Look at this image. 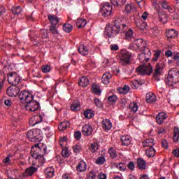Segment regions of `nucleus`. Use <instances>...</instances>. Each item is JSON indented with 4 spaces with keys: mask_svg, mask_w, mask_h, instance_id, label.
Segmentation results:
<instances>
[{
    "mask_svg": "<svg viewBox=\"0 0 179 179\" xmlns=\"http://www.w3.org/2000/svg\"><path fill=\"white\" fill-rule=\"evenodd\" d=\"M122 20V17H116L110 24H107L105 27V36L113 38L120 34L127 27V24L124 23Z\"/></svg>",
    "mask_w": 179,
    "mask_h": 179,
    "instance_id": "f257e3e1",
    "label": "nucleus"
},
{
    "mask_svg": "<svg viewBox=\"0 0 179 179\" xmlns=\"http://www.w3.org/2000/svg\"><path fill=\"white\" fill-rule=\"evenodd\" d=\"M39 145L40 144L37 143L31 148V156L34 159H36V160H37L38 163L44 164V163H45V158H44V152L43 151L41 148L39 147Z\"/></svg>",
    "mask_w": 179,
    "mask_h": 179,
    "instance_id": "f03ea898",
    "label": "nucleus"
},
{
    "mask_svg": "<svg viewBox=\"0 0 179 179\" xmlns=\"http://www.w3.org/2000/svg\"><path fill=\"white\" fill-rule=\"evenodd\" d=\"M165 83L171 87L179 83V71L177 69H171L165 78Z\"/></svg>",
    "mask_w": 179,
    "mask_h": 179,
    "instance_id": "7ed1b4c3",
    "label": "nucleus"
},
{
    "mask_svg": "<svg viewBox=\"0 0 179 179\" xmlns=\"http://www.w3.org/2000/svg\"><path fill=\"white\" fill-rule=\"evenodd\" d=\"M132 58V53L131 52L122 49L120 54V64L122 66H128L131 65V59Z\"/></svg>",
    "mask_w": 179,
    "mask_h": 179,
    "instance_id": "20e7f679",
    "label": "nucleus"
},
{
    "mask_svg": "<svg viewBox=\"0 0 179 179\" xmlns=\"http://www.w3.org/2000/svg\"><path fill=\"white\" fill-rule=\"evenodd\" d=\"M136 72H137L138 75H142L145 76V75H152L153 73V67L150 64H143L136 68Z\"/></svg>",
    "mask_w": 179,
    "mask_h": 179,
    "instance_id": "39448f33",
    "label": "nucleus"
},
{
    "mask_svg": "<svg viewBox=\"0 0 179 179\" xmlns=\"http://www.w3.org/2000/svg\"><path fill=\"white\" fill-rule=\"evenodd\" d=\"M129 48L133 51H138V50L142 51L145 50V48H146V42L143 39L138 38L136 39L133 43H130Z\"/></svg>",
    "mask_w": 179,
    "mask_h": 179,
    "instance_id": "423d86ee",
    "label": "nucleus"
},
{
    "mask_svg": "<svg viewBox=\"0 0 179 179\" xmlns=\"http://www.w3.org/2000/svg\"><path fill=\"white\" fill-rule=\"evenodd\" d=\"M27 136L31 142H40L41 141V136L40 131L37 129H31L27 131Z\"/></svg>",
    "mask_w": 179,
    "mask_h": 179,
    "instance_id": "0eeeda50",
    "label": "nucleus"
},
{
    "mask_svg": "<svg viewBox=\"0 0 179 179\" xmlns=\"http://www.w3.org/2000/svg\"><path fill=\"white\" fill-rule=\"evenodd\" d=\"M141 51L142 52L138 54V59L140 61V62H141V64H146V62L150 61V57L152 55L150 49L145 48Z\"/></svg>",
    "mask_w": 179,
    "mask_h": 179,
    "instance_id": "6e6552de",
    "label": "nucleus"
},
{
    "mask_svg": "<svg viewBox=\"0 0 179 179\" xmlns=\"http://www.w3.org/2000/svg\"><path fill=\"white\" fill-rule=\"evenodd\" d=\"M164 65H165L164 61L161 60L158 63H157L155 66V69L153 73V76L155 80H157L158 82L159 80H160V79H159V76H162V73H163V69H164Z\"/></svg>",
    "mask_w": 179,
    "mask_h": 179,
    "instance_id": "1a4fd4ad",
    "label": "nucleus"
},
{
    "mask_svg": "<svg viewBox=\"0 0 179 179\" xmlns=\"http://www.w3.org/2000/svg\"><path fill=\"white\" fill-rule=\"evenodd\" d=\"M20 76L17 74L16 72H10L8 75V82L10 85L13 86H16L20 83Z\"/></svg>",
    "mask_w": 179,
    "mask_h": 179,
    "instance_id": "9d476101",
    "label": "nucleus"
},
{
    "mask_svg": "<svg viewBox=\"0 0 179 179\" xmlns=\"http://www.w3.org/2000/svg\"><path fill=\"white\" fill-rule=\"evenodd\" d=\"M20 101L21 103H28L29 101H31V100H34V96H33V94H30L28 91L24 90L20 93L18 95Z\"/></svg>",
    "mask_w": 179,
    "mask_h": 179,
    "instance_id": "9b49d317",
    "label": "nucleus"
},
{
    "mask_svg": "<svg viewBox=\"0 0 179 179\" xmlns=\"http://www.w3.org/2000/svg\"><path fill=\"white\" fill-rule=\"evenodd\" d=\"M40 108V103L34 100H31V101H28L25 105V110L27 111L34 112L37 111Z\"/></svg>",
    "mask_w": 179,
    "mask_h": 179,
    "instance_id": "f8f14e48",
    "label": "nucleus"
},
{
    "mask_svg": "<svg viewBox=\"0 0 179 179\" xmlns=\"http://www.w3.org/2000/svg\"><path fill=\"white\" fill-rule=\"evenodd\" d=\"M20 92V90L16 85H12L7 88L6 93L9 97H16Z\"/></svg>",
    "mask_w": 179,
    "mask_h": 179,
    "instance_id": "ddd939ff",
    "label": "nucleus"
},
{
    "mask_svg": "<svg viewBox=\"0 0 179 179\" xmlns=\"http://www.w3.org/2000/svg\"><path fill=\"white\" fill-rule=\"evenodd\" d=\"M101 13L103 16L108 17L113 13V6L110 4V3H106L103 5L101 9Z\"/></svg>",
    "mask_w": 179,
    "mask_h": 179,
    "instance_id": "4468645a",
    "label": "nucleus"
},
{
    "mask_svg": "<svg viewBox=\"0 0 179 179\" xmlns=\"http://www.w3.org/2000/svg\"><path fill=\"white\" fill-rule=\"evenodd\" d=\"M41 122H43V115H34L29 120V125H31V127H34Z\"/></svg>",
    "mask_w": 179,
    "mask_h": 179,
    "instance_id": "2eb2a0df",
    "label": "nucleus"
},
{
    "mask_svg": "<svg viewBox=\"0 0 179 179\" xmlns=\"http://www.w3.org/2000/svg\"><path fill=\"white\" fill-rule=\"evenodd\" d=\"M122 36H124L127 41H131L134 40V30L131 28L126 29L122 32Z\"/></svg>",
    "mask_w": 179,
    "mask_h": 179,
    "instance_id": "dca6fc26",
    "label": "nucleus"
},
{
    "mask_svg": "<svg viewBox=\"0 0 179 179\" xmlns=\"http://www.w3.org/2000/svg\"><path fill=\"white\" fill-rule=\"evenodd\" d=\"M81 132L84 136H90L93 134V127L89 124H85L82 127Z\"/></svg>",
    "mask_w": 179,
    "mask_h": 179,
    "instance_id": "f3484780",
    "label": "nucleus"
},
{
    "mask_svg": "<svg viewBox=\"0 0 179 179\" xmlns=\"http://www.w3.org/2000/svg\"><path fill=\"white\" fill-rule=\"evenodd\" d=\"M177 36H178V33L175 29H169L166 31V37L169 43H171V40L177 38Z\"/></svg>",
    "mask_w": 179,
    "mask_h": 179,
    "instance_id": "a211bd4d",
    "label": "nucleus"
},
{
    "mask_svg": "<svg viewBox=\"0 0 179 179\" xmlns=\"http://www.w3.org/2000/svg\"><path fill=\"white\" fill-rule=\"evenodd\" d=\"M102 128L104 129V131H110L111 128L113 127V124L111 123V121L108 119H103L101 122Z\"/></svg>",
    "mask_w": 179,
    "mask_h": 179,
    "instance_id": "6ab92c4d",
    "label": "nucleus"
},
{
    "mask_svg": "<svg viewBox=\"0 0 179 179\" xmlns=\"http://www.w3.org/2000/svg\"><path fill=\"white\" fill-rule=\"evenodd\" d=\"M122 146H129L131 142H132V138L129 136H122L120 137Z\"/></svg>",
    "mask_w": 179,
    "mask_h": 179,
    "instance_id": "aec40b11",
    "label": "nucleus"
},
{
    "mask_svg": "<svg viewBox=\"0 0 179 179\" xmlns=\"http://www.w3.org/2000/svg\"><path fill=\"white\" fill-rule=\"evenodd\" d=\"M167 118V114L165 113H159L156 117L157 123L162 125L164 122V120Z\"/></svg>",
    "mask_w": 179,
    "mask_h": 179,
    "instance_id": "412c9836",
    "label": "nucleus"
},
{
    "mask_svg": "<svg viewBox=\"0 0 179 179\" xmlns=\"http://www.w3.org/2000/svg\"><path fill=\"white\" fill-rule=\"evenodd\" d=\"M36 171H37V168L31 166L25 170L24 173H23V177H30L33 176Z\"/></svg>",
    "mask_w": 179,
    "mask_h": 179,
    "instance_id": "4be33fe9",
    "label": "nucleus"
},
{
    "mask_svg": "<svg viewBox=\"0 0 179 179\" xmlns=\"http://www.w3.org/2000/svg\"><path fill=\"white\" fill-rule=\"evenodd\" d=\"M113 78V76L109 72L105 73L101 78L102 83L103 85H108L110 83V79Z\"/></svg>",
    "mask_w": 179,
    "mask_h": 179,
    "instance_id": "5701e85b",
    "label": "nucleus"
},
{
    "mask_svg": "<svg viewBox=\"0 0 179 179\" xmlns=\"http://www.w3.org/2000/svg\"><path fill=\"white\" fill-rule=\"evenodd\" d=\"M156 95L152 92L146 94L145 101L147 103H152L156 101Z\"/></svg>",
    "mask_w": 179,
    "mask_h": 179,
    "instance_id": "b1692460",
    "label": "nucleus"
},
{
    "mask_svg": "<svg viewBox=\"0 0 179 179\" xmlns=\"http://www.w3.org/2000/svg\"><path fill=\"white\" fill-rule=\"evenodd\" d=\"M48 20L50 22L52 26H56L59 23V18L55 15H50L48 16Z\"/></svg>",
    "mask_w": 179,
    "mask_h": 179,
    "instance_id": "393cba45",
    "label": "nucleus"
},
{
    "mask_svg": "<svg viewBox=\"0 0 179 179\" xmlns=\"http://www.w3.org/2000/svg\"><path fill=\"white\" fill-rule=\"evenodd\" d=\"M78 52L81 54V55H88L89 49L85 44H82L78 47Z\"/></svg>",
    "mask_w": 179,
    "mask_h": 179,
    "instance_id": "a878e982",
    "label": "nucleus"
},
{
    "mask_svg": "<svg viewBox=\"0 0 179 179\" xmlns=\"http://www.w3.org/2000/svg\"><path fill=\"white\" fill-rule=\"evenodd\" d=\"M55 172V170L53 167H49L45 170V175L48 178H52V177H54Z\"/></svg>",
    "mask_w": 179,
    "mask_h": 179,
    "instance_id": "bb28decb",
    "label": "nucleus"
},
{
    "mask_svg": "<svg viewBox=\"0 0 179 179\" xmlns=\"http://www.w3.org/2000/svg\"><path fill=\"white\" fill-rule=\"evenodd\" d=\"M87 167V166L86 165V162L81 161L77 166V171H79V173H83V171H86Z\"/></svg>",
    "mask_w": 179,
    "mask_h": 179,
    "instance_id": "cd10ccee",
    "label": "nucleus"
},
{
    "mask_svg": "<svg viewBox=\"0 0 179 179\" xmlns=\"http://www.w3.org/2000/svg\"><path fill=\"white\" fill-rule=\"evenodd\" d=\"M69 125H71L69 122H67V121L62 122L58 126V129L59 131H65L66 128H69Z\"/></svg>",
    "mask_w": 179,
    "mask_h": 179,
    "instance_id": "c85d7f7f",
    "label": "nucleus"
},
{
    "mask_svg": "<svg viewBox=\"0 0 179 179\" xmlns=\"http://www.w3.org/2000/svg\"><path fill=\"white\" fill-rule=\"evenodd\" d=\"M90 80L89 78H87L86 77L83 76L80 78L78 84L82 87H86V86H88Z\"/></svg>",
    "mask_w": 179,
    "mask_h": 179,
    "instance_id": "c756f323",
    "label": "nucleus"
},
{
    "mask_svg": "<svg viewBox=\"0 0 179 179\" xmlns=\"http://www.w3.org/2000/svg\"><path fill=\"white\" fill-rule=\"evenodd\" d=\"M137 167L140 169V170H145L146 169V162H145L143 159H138Z\"/></svg>",
    "mask_w": 179,
    "mask_h": 179,
    "instance_id": "7c9ffc66",
    "label": "nucleus"
},
{
    "mask_svg": "<svg viewBox=\"0 0 179 179\" xmlns=\"http://www.w3.org/2000/svg\"><path fill=\"white\" fill-rule=\"evenodd\" d=\"M87 22L85 19H78L76 22V26L78 29H82L86 26Z\"/></svg>",
    "mask_w": 179,
    "mask_h": 179,
    "instance_id": "2f4dec72",
    "label": "nucleus"
},
{
    "mask_svg": "<svg viewBox=\"0 0 179 179\" xmlns=\"http://www.w3.org/2000/svg\"><path fill=\"white\" fill-rule=\"evenodd\" d=\"M113 166L116 167L120 171H125L127 170V164L125 163L120 162L119 164H113Z\"/></svg>",
    "mask_w": 179,
    "mask_h": 179,
    "instance_id": "473e14b6",
    "label": "nucleus"
},
{
    "mask_svg": "<svg viewBox=\"0 0 179 179\" xmlns=\"http://www.w3.org/2000/svg\"><path fill=\"white\" fill-rule=\"evenodd\" d=\"M155 142V140L152 138H148L143 142V145L144 148H153V143Z\"/></svg>",
    "mask_w": 179,
    "mask_h": 179,
    "instance_id": "72a5a7b5",
    "label": "nucleus"
},
{
    "mask_svg": "<svg viewBox=\"0 0 179 179\" xmlns=\"http://www.w3.org/2000/svg\"><path fill=\"white\" fill-rule=\"evenodd\" d=\"M71 109L72 111H79V110H80V103L78 102V101H75L72 103Z\"/></svg>",
    "mask_w": 179,
    "mask_h": 179,
    "instance_id": "f704fd0d",
    "label": "nucleus"
},
{
    "mask_svg": "<svg viewBox=\"0 0 179 179\" xmlns=\"http://www.w3.org/2000/svg\"><path fill=\"white\" fill-rule=\"evenodd\" d=\"M146 155L148 157H154L155 155H156V150H155L153 147H150V148L146 150Z\"/></svg>",
    "mask_w": 179,
    "mask_h": 179,
    "instance_id": "c9c22d12",
    "label": "nucleus"
},
{
    "mask_svg": "<svg viewBox=\"0 0 179 179\" xmlns=\"http://www.w3.org/2000/svg\"><path fill=\"white\" fill-rule=\"evenodd\" d=\"M110 2L113 6H120V5H124L127 0H110Z\"/></svg>",
    "mask_w": 179,
    "mask_h": 179,
    "instance_id": "e433bc0d",
    "label": "nucleus"
},
{
    "mask_svg": "<svg viewBox=\"0 0 179 179\" xmlns=\"http://www.w3.org/2000/svg\"><path fill=\"white\" fill-rule=\"evenodd\" d=\"M90 152H92V153H94L96 152H97V150H99V143H93L90 145V148H89Z\"/></svg>",
    "mask_w": 179,
    "mask_h": 179,
    "instance_id": "4c0bfd02",
    "label": "nucleus"
},
{
    "mask_svg": "<svg viewBox=\"0 0 179 179\" xmlns=\"http://www.w3.org/2000/svg\"><path fill=\"white\" fill-rule=\"evenodd\" d=\"M179 139V129L176 127L173 129V141L174 142H178Z\"/></svg>",
    "mask_w": 179,
    "mask_h": 179,
    "instance_id": "58836bf2",
    "label": "nucleus"
},
{
    "mask_svg": "<svg viewBox=\"0 0 179 179\" xmlns=\"http://www.w3.org/2000/svg\"><path fill=\"white\" fill-rule=\"evenodd\" d=\"M84 117L85 118H93L94 117V112L92 110H87L84 112Z\"/></svg>",
    "mask_w": 179,
    "mask_h": 179,
    "instance_id": "ea45409f",
    "label": "nucleus"
},
{
    "mask_svg": "<svg viewBox=\"0 0 179 179\" xmlns=\"http://www.w3.org/2000/svg\"><path fill=\"white\" fill-rule=\"evenodd\" d=\"M118 90L122 94H127L129 92V86L124 85L122 88H118Z\"/></svg>",
    "mask_w": 179,
    "mask_h": 179,
    "instance_id": "a19ab883",
    "label": "nucleus"
},
{
    "mask_svg": "<svg viewBox=\"0 0 179 179\" xmlns=\"http://www.w3.org/2000/svg\"><path fill=\"white\" fill-rule=\"evenodd\" d=\"M73 27L71 24H64L63 25V30L66 33H71L72 31Z\"/></svg>",
    "mask_w": 179,
    "mask_h": 179,
    "instance_id": "79ce46f5",
    "label": "nucleus"
},
{
    "mask_svg": "<svg viewBox=\"0 0 179 179\" xmlns=\"http://www.w3.org/2000/svg\"><path fill=\"white\" fill-rule=\"evenodd\" d=\"M39 37H41V38H48V31L47 29H41Z\"/></svg>",
    "mask_w": 179,
    "mask_h": 179,
    "instance_id": "37998d69",
    "label": "nucleus"
},
{
    "mask_svg": "<svg viewBox=\"0 0 179 179\" xmlns=\"http://www.w3.org/2000/svg\"><path fill=\"white\" fill-rule=\"evenodd\" d=\"M131 111H132L133 113H136L138 111V103H135V102H132L129 104V106Z\"/></svg>",
    "mask_w": 179,
    "mask_h": 179,
    "instance_id": "c03bdc74",
    "label": "nucleus"
},
{
    "mask_svg": "<svg viewBox=\"0 0 179 179\" xmlns=\"http://www.w3.org/2000/svg\"><path fill=\"white\" fill-rule=\"evenodd\" d=\"M108 153L113 159H117V151L113 148H110L108 150Z\"/></svg>",
    "mask_w": 179,
    "mask_h": 179,
    "instance_id": "a18cd8bd",
    "label": "nucleus"
},
{
    "mask_svg": "<svg viewBox=\"0 0 179 179\" xmlns=\"http://www.w3.org/2000/svg\"><path fill=\"white\" fill-rule=\"evenodd\" d=\"M13 15H20V13L22 12V8L20 7V6L16 7H13L11 9Z\"/></svg>",
    "mask_w": 179,
    "mask_h": 179,
    "instance_id": "49530a36",
    "label": "nucleus"
},
{
    "mask_svg": "<svg viewBox=\"0 0 179 179\" xmlns=\"http://www.w3.org/2000/svg\"><path fill=\"white\" fill-rule=\"evenodd\" d=\"M117 96L115 95H111L108 97V101L109 104H114L115 101H117Z\"/></svg>",
    "mask_w": 179,
    "mask_h": 179,
    "instance_id": "de8ad7c7",
    "label": "nucleus"
},
{
    "mask_svg": "<svg viewBox=\"0 0 179 179\" xmlns=\"http://www.w3.org/2000/svg\"><path fill=\"white\" fill-rule=\"evenodd\" d=\"M134 8H132V6L131 4H127L124 7V12L127 13V15H129L131 12H132V10Z\"/></svg>",
    "mask_w": 179,
    "mask_h": 179,
    "instance_id": "09e8293b",
    "label": "nucleus"
},
{
    "mask_svg": "<svg viewBox=\"0 0 179 179\" xmlns=\"http://www.w3.org/2000/svg\"><path fill=\"white\" fill-rule=\"evenodd\" d=\"M150 30L155 36H157L159 34H160V31L159 30V28L157 27H153L150 28Z\"/></svg>",
    "mask_w": 179,
    "mask_h": 179,
    "instance_id": "8fccbe9b",
    "label": "nucleus"
},
{
    "mask_svg": "<svg viewBox=\"0 0 179 179\" xmlns=\"http://www.w3.org/2000/svg\"><path fill=\"white\" fill-rule=\"evenodd\" d=\"M160 54H162V52L160 50H157L154 53V56L152 58V61L156 62L159 58L160 57Z\"/></svg>",
    "mask_w": 179,
    "mask_h": 179,
    "instance_id": "3c124183",
    "label": "nucleus"
},
{
    "mask_svg": "<svg viewBox=\"0 0 179 179\" xmlns=\"http://www.w3.org/2000/svg\"><path fill=\"white\" fill-rule=\"evenodd\" d=\"M50 71H51V67H50V66L47 64L42 66V72H43V73H48Z\"/></svg>",
    "mask_w": 179,
    "mask_h": 179,
    "instance_id": "603ef678",
    "label": "nucleus"
},
{
    "mask_svg": "<svg viewBox=\"0 0 179 179\" xmlns=\"http://www.w3.org/2000/svg\"><path fill=\"white\" fill-rule=\"evenodd\" d=\"M104 162H106V158H104V157H101L97 158L96 163V164L101 166L102 164H104Z\"/></svg>",
    "mask_w": 179,
    "mask_h": 179,
    "instance_id": "864d4df0",
    "label": "nucleus"
},
{
    "mask_svg": "<svg viewBox=\"0 0 179 179\" xmlns=\"http://www.w3.org/2000/svg\"><path fill=\"white\" fill-rule=\"evenodd\" d=\"M92 92L93 93H95V94H101V91L100 90V87L96 85L92 87Z\"/></svg>",
    "mask_w": 179,
    "mask_h": 179,
    "instance_id": "5fc2aeb1",
    "label": "nucleus"
},
{
    "mask_svg": "<svg viewBox=\"0 0 179 179\" xmlns=\"http://www.w3.org/2000/svg\"><path fill=\"white\" fill-rule=\"evenodd\" d=\"M159 20H160V22H162V23H166L167 15L166 14L159 15Z\"/></svg>",
    "mask_w": 179,
    "mask_h": 179,
    "instance_id": "6e6d98bb",
    "label": "nucleus"
},
{
    "mask_svg": "<svg viewBox=\"0 0 179 179\" xmlns=\"http://www.w3.org/2000/svg\"><path fill=\"white\" fill-rule=\"evenodd\" d=\"M50 31L52 34H59L58 29H57V27L55 25H51L50 27Z\"/></svg>",
    "mask_w": 179,
    "mask_h": 179,
    "instance_id": "4d7b16f0",
    "label": "nucleus"
},
{
    "mask_svg": "<svg viewBox=\"0 0 179 179\" xmlns=\"http://www.w3.org/2000/svg\"><path fill=\"white\" fill-rule=\"evenodd\" d=\"M127 167L129 170L134 171V170H135V163H134V162H129L127 164Z\"/></svg>",
    "mask_w": 179,
    "mask_h": 179,
    "instance_id": "13d9d810",
    "label": "nucleus"
},
{
    "mask_svg": "<svg viewBox=\"0 0 179 179\" xmlns=\"http://www.w3.org/2000/svg\"><path fill=\"white\" fill-rule=\"evenodd\" d=\"M74 138L76 141H79L82 138V133L80 131H77L74 133Z\"/></svg>",
    "mask_w": 179,
    "mask_h": 179,
    "instance_id": "bf43d9fd",
    "label": "nucleus"
},
{
    "mask_svg": "<svg viewBox=\"0 0 179 179\" xmlns=\"http://www.w3.org/2000/svg\"><path fill=\"white\" fill-rule=\"evenodd\" d=\"M62 156H63V157H69V151L68 149H64L62 150Z\"/></svg>",
    "mask_w": 179,
    "mask_h": 179,
    "instance_id": "052dcab7",
    "label": "nucleus"
},
{
    "mask_svg": "<svg viewBox=\"0 0 179 179\" xmlns=\"http://www.w3.org/2000/svg\"><path fill=\"white\" fill-rule=\"evenodd\" d=\"M148 24H146V22H142L139 26L140 30H142L143 31L146 30Z\"/></svg>",
    "mask_w": 179,
    "mask_h": 179,
    "instance_id": "680f3d73",
    "label": "nucleus"
},
{
    "mask_svg": "<svg viewBox=\"0 0 179 179\" xmlns=\"http://www.w3.org/2000/svg\"><path fill=\"white\" fill-rule=\"evenodd\" d=\"M162 5L164 9H170V6L169 5V2H167L166 1H163L162 3Z\"/></svg>",
    "mask_w": 179,
    "mask_h": 179,
    "instance_id": "e2e57ef3",
    "label": "nucleus"
},
{
    "mask_svg": "<svg viewBox=\"0 0 179 179\" xmlns=\"http://www.w3.org/2000/svg\"><path fill=\"white\" fill-rule=\"evenodd\" d=\"M137 83H131V87L132 89H138V87H139V85H142V83L136 81Z\"/></svg>",
    "mask_w": 179,
    "mask_h": 179,
    "instance_id": "0e129e2a",
    "label": "nucleus"
},
{
    "mask_svg": "<svg viewBox=\"0 0 179 179\" xmlns=\"http://www.w3.org/2000/svg\"><path fill=\"white\" fill-rule=\"evenodd\" d=\"M94 103L97 107H101V101H100V99L95 98L94 99Z\"/></svg>",
    "mask_w": 179,
    "mask_h": 179,
    "instance_id": "69168bd1",
    "label": "nucleus"
},
{
    "mask_svg": "<svg viewBox=\"0 0 179 179\" xmlns=\"http://www.w3.org/2000/svg\"><path fill=\"white\" fill-rule=\"evenodd\" d=\"M75 153H79L80 152V146L79 145H76L73 147Z\"/></svg>",
    "mask_w": 179,
    "mask_h": 179,
    "instance_id": "338daca9",
    "label": "nucleus"
},
{
    "mask_svg": "<svg viewBox=\"0 0 179 179\" xmlns=\"http://www.w3.org/2000/svg\"><path fill=\"white\" fill-rule=\"evenodd\" d=\"M62 179H73V177L69 173H66L62 176Z\"/></svg>",
    "mask_w": 179,
    "mask_h": 179,
    "instance_id": "774afa93",
    "label": "nucleus"
}]
</instances>
